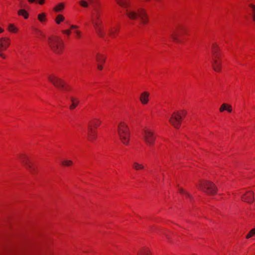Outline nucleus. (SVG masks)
<instances>
[{"instance_id": "nucleus-22", "label": "nucleus", "mask_w": 255, "mask_h": 255, "mask_svg": "<svg viewBox=\"0 0 255 255\" xmlns=\"http://www.w3.org/2000/svg\"><path fill=\"white\" fill-rule=\"evenodd\" d=\"M72 164L73 162L71 160H64L62 161V164L66 166H69Z\"/></svg>"}, {"instance_id": "nucleus-30", "label": "nucleus", "mask_w": 255, "mask_h": 255, "mask_svg": "<svg viewBox=\"0 0 255 255\" xmlns=\"http://www.w3.org/2000/svg\"><path fill=\"white\" fill-rule=\"evenodd\" d=\"M228 106V104H223L220 108V112H224L225 110H226V109H227V107Z\"/></svg>"}, {"instance_id": "nucleus-40", "label": "nucleus", "mask_w": 255, "mask_h": 255, "mask_svg": "<svg viewBox=\"0 0 255 255\" xmlns=\"http://www.w3.org/2000/svg\"><path fill=\"white\" fill-rule=\"evenodd\" d=\"M3 31V30L0 27V33L2 32Z\"/></svg>"}, {"instance_id": "nucleus-5", "label": "nucleus", "mask_w": 255, "mask_h": 255, "mask_svg": "<svg viewBox=\"0 0 255 255\" xmlns=\"http://www.w3.org/2000/svg\"><path fill=\"white\" fill-rule=\"evenodd\" d=\"M118 132L122 142L127 145L129 140L130 134L128 126L124 122H121L118 125Z\"/></svg>"}, {"instance_id": "nucleus-21", "label": "nucleus", "mask_w": 255, "mask_h": 255, "mask_svg": "<svg viewBox=\"0 0 255 255\" xmlns=\"http://www.w3.org/2000/svg\"><path fill=\"white\" fill-rule=\"evenodd\" d=\"M8 30L10 32L16 33L18 29L13 24H9L8 26Z\"/></svg>"}, {"instance_id": "nucleus-39", "label": "nucleus", "mask_w": 255, "mask_h": 255, "mask_svg": "<svg viewBox=\"0 0 255 255\" xmlns=\"http://www.w3.org/2000/svg\"><path fill=\"white\" fill-rule=\"evenodd\" d=\"M252 15V18H253V20L254 21H255V14L254 15Z\"/></svg>"}, {"instance_id": "nucleus-18", "label": "nucleus", "mask_w": 255, "mask_h": 255, "mask_svg": "<svg viewBox=\"0 0 255 255\" xmlns=\"http://www.w3.org/2000/svg\"><path fill=\"white\" fill-rule=\"evenodd\" d=\"M90 125L89 127H92L93 126L95 128H97L101 124V121L97 119H94L92 120L90 122Z\"/></svg>"}, {"instance_id": "nucleus-41", "label": "nucleus", "mask_w": 255, "mask_h": 255, "mask_svg": "<svg viewBox=\"0 0 255 255\" xmlns=\"http://www.w3.org/2000/svg\"><path fill=\"white\" fill-rule=\"evenodd\" d=\"M89 0V2H90V3H92L93 2V0Z\"/></svg>"}, {"instance_id": "nucleus-28", "label": "nucleus", "mask_w": 255, "mask_h": 255, "mask_svg": "<svg viewBox=\"0 0 255 255\" xmlns=\"http://www.w3.org/2000/svg\"><path fill=\"white\" fill-rule=\"evenodd\" d=\"M45 14L44 13H42L38 15V18L39 20L41 22H43L45 20Z\"/></svg>"}, {"instance_id": "nucleus-11", "label": "nucleus", "mask_w": 255, "mask_h": 255, "mask_svg": "<svg viewBox=\"0 0 255 255\" xmlns=\"http://www.w3.org/2000/svg\"><path fill=\"white\" fill-rule=\"evenodd\" d=\"M10 43L9 38L7 37H1L0 38V56L4 59L5 58V55L2 53L5 51L9 46Z\"/></svg>"}, {"instance_id": "nucleus-33", "label": "nucleus", "mask_w": 255, "mask_h": 255, "mask_svg": "<svg viewBox=\"0 0 255 255\" xmlns=\"http://www.w3.org/2000/svg\"><path fill=\"white\" fill-rule=\"evenodd\" d=\"M74 32L76 34V35L77 37V38H80L81 35V32L79 30H75L74 31Z\"/></svg>"}, {"instance_id": "nucleus-23", "label": "nucleus", "mask_w": 255, "mask_h": 255, "mask_svg": "<svg viewBox=\"0 0 255 255\" xmlns=\"http://www.w3.org/2000/svg\"><path fill=\"white\" fill-rule=\"evenodd\" d=\"M80 5L83 7H87L89 6V2L85 0H81L79 2Z\"/></svg>"}, {"instance_id": "nucleus-24", "label": "nucleus", "mask_w": 255, "mask_h": 255, "mask_svg": "<svg viewBox=\"0 0 255 255\" xmlns=\"http://www.w3.org/2000/svg\"><path fill=\"white\" fill-rule=\"evenodd\" d=\"M138 255H150L149 251L147 249H144L138 253Z\"/></svg>"}, {"instance_id": "nucleus-19", "label": "nucleus", "mask_w": 255, "mask_h": 255, "mask_svg": "<svg viewBox=\"0 0 255 255\" xmlns=\"http://www.w3.org/2000/svg\"><path fill=\"white\" fill-rule=\"evenodd\" d=\"M133 168L136 170H142L144 169V166L137 162H133Z\"/></svg>"}, {"instance_id": "nucleus-6", "label": "nucleus", "mask_w": 255, "mask_h": 255, "mask_svg": "<svg viewBox=\"0 0 255 255\" xmlns=\"http://www.w3.org/2000/svg\"><path fill=\"white\" fill-rule=\"evenodd\" d=\"M198 188L209 195H215L217 192V187L216 185L213 182L207 180L201 181L199 184Z\"/></svg>"}, {"instance_id": "nucleus-8", "label": "nucleus", "mask_w": 255, "mask_h": 255, "mask_svg": "<svg viewBox=\"0 0 255 255\" xmlns=\"http://www.w3.org/2000/svg\"><path fill=\"white\" fill-rule=\"evenodd\" d=\"M141 136L144 142L149 146H152L155 140V136L153 132L148 128L143 129Z\"/></svg>"}, {"instance_id": "nucleus-9", "label": "nucleus", "mask_w": 255, "mask_h": 255, "mask_svg": "<svg viewBox=\"0 0 255 255\" xmlns=\"http://www.w3.org/2000/svg\"><path fill=\"white\" fill-rule=\"evenodd\" d=\"M48 78L56 87L65 91L69 90L68 86L61 79L54 76H49Z\"/></svg>"}, {"instance_id": "nucleus-29", "label": "nucleus", "mask_w": 255, "mask_h": 255, "mask_svg": "<svg viewBox=\"0 0 255 255\" xmlns=\"http://www.w3.org/2000/svg\"><path fill=\"white\" fill-rule=\"evenodd\" d=\"M64 19V17L62 15H58L56 18V22L57 24H59Z\"/></svg>"}, {"instance_id": "nucleus-35", "label": "nucleus", "mask_w": 255, "mask_h": 255, "mask_svg": "<svg viewBox=\"0 0 255 255\" xmlns=\"http://www.w3.org/2000/svg\"><path fill=\"white\" fill-rule=\"evenodd\" d=\"M62 32L64 34H67V35H70L71 34L70 30H64L62 31Z\"/></svg>"}, {"instance_id": "nucleus-10", "label": "nucleus", "mask_w": 255, "mask_h": 255, "mask_svg": "<svg viewBox=\"0 0 255 255\" xmlns=\"http://www.w3.org/2000/svg\"><path fill=\"white\" fill-rule=\"evenodd\" d=\"M21 163L25 167L32 173H34L35 168L34 167L32 162L25 155H21L20 157Z\"/></svg>"}, {"instance_id": "nucleus-14", "label": "nucleus", "mask_w": 255, "mask_h": 255, "mask_svg": "<svg viewBox=\"0 0 255 255\" xmlns=\"http://www.w3.org/2000/svg\"><path fill=\"white\" fill-rule=\"evenodd\" d=\"M149 96V94L147 92H144L142 93L140 95V101L141 103L143 104H146L148 102V97Z\"/></svg>"}, {"instance_id": "nucleus-37", "label": "nucleus", "mask_w": 255, "mask_h": 255, "mask_svg": "<svg viewBox=\"0 0 255 255\" xmlns=\"http://www.w3.org/2000/svg\"><path fill=\"white\" fill-rule=\"evenodd\" d=\"M102 64H98L97 68L99 70H102L103 69Z\"/></svg>"}, {"instance_id": "nucleus-42", "label": "nucleus", "mask_w": 255, "mask_h": 255, "mask_svg": "<svg viewBox=\"0 0 255 255\" xmlns=\"http://www.w3.org/2000/svg\"><path fill=\"white\" fill-rule=\"evenodd\" d=\"M151 0H146L147 1H150Z\"/></svg>"}, {"instance_id": "nucleus-26", "label": "nucleus", "mask_w": 255, "mask_h": 255, "mask_svg": "<svg viewBox=\"0 0 255 255\" xmlns=\"http://www.w3.org/2000/svg\"><path fill=\"white\" fill-rule=\"evenodd\" d=\"M64 8V4L62 3H59L55 8V10L59 11Z\"/></svg>"}, {"instance_id": "nucleus-13", "label": "nucleus", "mask_w": 255, "mask_h": 255, "mask_svg": "<svg viewBox=\"0 0 255 255\" xmlns=\"http://www.w3.org/2000/svg\"><path fill=\"white\" fill-rule=\"evenodd\" d=\"M242 200L249 203H251L254 201V193L252 191L247 192L244 195L242 196Z\"/></svg>"}, {"instance_id": "nucleus-20", "label": "nucleus", "mask_w": 255, "mask_h": 255, "mask_svg": "<svg viewBox=\"0 0 255 255\" xmlns=\"http://www.w3.org/2000/svg\"><path fill=\"white\" fill-rule=\"evenodd\" d=\"M18 14L19 15L23 16L25 18H27L28 17V13L23 9H20L18 11Z\"/></svg>"}, {"instance_id": "nucleus-36", "label": "nucleus", "mask_w": 255, "mask_h": 255, "mask_svg": "<svg viewBox=\"0 0 255 255\" xmlns=\"http://www.w3.org/2000/svg\"><path fill=\"white\" fill-rule=\"evenodd\" d=\"M226 110L231 113L232 111V106L231 105H228Z\"/></svg>"}, {"instance_id": "nucleus-32", "label": "nucleus", "mask_w": 255, "mask_h": 255, "mask_svg": "<svg viewBox=\"0 0 255 255\" xmlns=\"http://www.w3.org/2000/svg\"><path fill=\"white\" fill-rule=\"evenodd\" d=\"M179 191L181 193L184 194L186 197L190 198L191 197L188 193L185 192L182 188H180Z\"/></svg>"}, {"instance_id": "nucleus-25", "label": "nucleus", "mask_w": 255, "mask_h": 255, "mask_svg": "<svg viewBox=\"0 0 255 255\" xmlns=\"http://www.w3.org/2000/svg\"><path fill=\"white\" fill-rule=\"evenodd\" d=\"M119 31V28H115V29L113 28H110L109 29V34L111 36H115L116 34V33L117 32Z\"/></svg>"}, {"instance_id": "nucleus-16", "label": "nucleus", "mask_w": 255, "mask_h": 255, "mask_svg": "<svg viewBox=\"0 0 255 255\" xmlns=\"http://www.w3.org/2000/svg\"><path fill=\"white\" fill-rule=\"evenodd\" d=\"M70 101L72 103L71 105L70 106L69 108L70 110L74 109L79 104V100L78 98L71 97L70 98Z\"/></svg>"}, {"instance_id": "nucleus-7", "label": "nucleus", "mask_w": 255, "mask_h": 255, "mask_svg": "<svg viewBox=\"0 0 255 255\" xmlns=\"http://www.w3.org/2000/svg\"><path fill=\"white\" fill-rule=\"evenodd\" d=\"M186 114V112L184 110L181 111V112H174L169 118V122L175 128H178L181 125L182 117H185Z\"/></svg>"}, {"instance_id": "nucleus-38", "label": "nucleus", "mask_w": 255, "mask_h": 255, "mask_svg": "<svg viewBox=\"0 0 255 255\" xmlns=\"http://www.w3.org/2000/svg\"><path fill=\"white\" fill-rule=\"evenodd\" d=\"M78 27L75 25H71V29H76V28H78Z\"/></svg>"}, {"instance_id": "nucleus-17", "label": "nucleus", "mask_w": 255, "mask_h": 255, "mask_svg": "<svg viewBox=\"0 0 255 255\" xmlns=\"http://www.w3.org/2000/svg\"><path fill=\"white\" fill-rule=\"evenodd\" d=\"M98 64H103L106 61V57L100 53H97L96 57Z\"/></svg>"}, {"instance_id": "nucleus-15", "label": "nucleus", "mask_w": 255, "mask_h": 255, "mask_svg": "<svg viewBox=\"0 0 255 255\" xmlns=\"http://www.w3.org/2000/svg\"><path fill=\"white\" fill-rule=\"evenodd\" d=\"M88 140L93 142L96 139L97 135L95 131H94L92 127H89Z\"/></svg>"}, {"instance_id": "nucleus-4", "label": "nucleus", "mask_w": 255, "mask_h": 255, "mask_svg": "<svg viewBox=\"0 0 255 255\" xmlns=\"http://www.w3.org/2000/svg\"><path fill=\"white\" fill-rule=\"evenodd\" d=\"M48 43L55 53H60L63 48V42L62 40L58 36H52L48 38Z\"/></svg>"}, {"instance_id": "nucleus-3", "label": "nucleus", "mask_w": 255, "mask_h": 255, "mask_svg": "<svg viewBox=\"0 0 255 255\" xmlns=\"http://www.w3.org/2000/svg\"><path fill=\"white\" fill-rule=\"evenodd\" d=\"M220 49L216 43H213L212 45V53L213 55V60L212 66L213 69L216 72H220L221 70L222 63L220 60Z\"/></svg>"}, {"instance_id": "nucleus-31", "label": "nucleus", "mask_w": 255, "mask_h": 255, "mask_svg": "<svg viewBox=\"0 0 255 255\" xmlns=\"http://www.w3.org/2000/svg\"><path fill=\"white\" fill-rule=\"evenodd\" d=\"M250 7V8H251V14L252 15H254L255 14V5L253 4H250L249 5Z\"/></svg>"}, {"instance_id": "nucleus-34", "label": "nucleus", "mask_w": 255, "mask_h": 255, "mask_svg": "<svg viewBox=\"0 0 255 255\" xmlns=\"http://www.w3.org/2000/svg\"><path fill=\"white\" fill-rule=\"evenodd\" d=\"M35 31H36V32L37 33V34L38 35H41V36H45V35L43 34V33L42 31H41L40 30H39V29H36Z\"/></svg>"}, {"instance_id": "nucleus-1", "label": "nucleus", "mask_w": 255, "mask_h": 255, "mask_svg": "<svg viewBox=\"0 0 255 255\" xmlns=\"http://www.w3.org/2000/svg\"><path fill=\"white\" fill-rule=\"evenodd\" d=\"M118 4L126 8L128 16L131 19H138L143 24L148 23V18L146 10L143 8L137 9L129 8L130 7L128 0H116Z\"/></svg>"}, {"instance_id": "nucleus-12", "label": "nucleus", "mask_w": 255, "mask_h": 255, "mask_svg": "<svg viewBox=\"0 0 255 255\" xmlns=\"http://www.w3.org/2000/svg\"><path fill=\"white\" fill-rule=\"evenodd\" d=\"M184 29L183 27H179L177 29L173 30L171 34V38L176 42H180L181 41L179 39V37L184 32Z\"/></svg>"}, {"instance_id": "nucleus-27", "label": "nucleus", "mask_w": 255, "mask_h": 255, "mask_svg": "<svg viewBox=\"0 0 255 255\" xmlns=\"http://www.w3.org/2000/svg\"><path fill=\"white\" fill-rule=\"evenodd\" d=\"M254 236H255V228L253 229L252 230H251V231L247 235L246 238L249 239Z\"/></svg>"}, {"instance_id": "nucleus-2", "label": "nucleus", "mask_w": 255, "mask_h": 255, "mask_svg": "<svg viewBox=\"0 0 255 255\" xmlns=\"http://www.w3.org/2000/svg\"><path fill=\"white\" fill-rule=\"evenodd\" d=\"M101 13L98 9L95 10V13H93L91 21L98 35L102 38L105 36L103 30L102 21L101 19Z\"/></svg>"}]
</instances>
